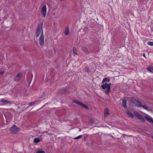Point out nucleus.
Masks as SVG:
<instances>
[{
  "mask_svg": "<svg viewBox=\"0 0 153 153\" xmlns=\"http://www.w3.org/2000/svg\"><path fill=\"white\" fill-rule=\"evenodd\" d=\"M143 56L145 58H146L145 54V53H143Z\"/></svg>",
  "mask_w": 153,
  "mask_h": 153,
  "instance_id": "29",
  "label": "nucleus"
},
{
  "mask_svg": "<svg viewBox=\"0 0 153 153\" xmlns=\"http://www.w3.org/2000/svg\"><path fill=\"white\" fill-rule=\"evenodd\" d=\"M45 96L44 95H42V97H40V100H43L45 99V98H43V97H44Z\"/></svg>",
  "mask_w": 153,
  "mask_h": 153,
  "instance_id": "27",
  "label": "nucleus"
},
{
  "mask_svg": "<svg viewBox=\"0 0 153 153\" xmlns=\"http://www.w3.org/2000/svg\"><path fill=\"white\" fill-rule=\"evenodd\" d=\"M145 117L147 120L153 123V120L152 118H150L146 116H145Z\"/></svg>",
  "mask_w": 153,
  "mask_h": 153,
  "instance_id": "17",
  "label": "nucleus"
},
{
  "mask_svg": "<svg viewBox=\"0 0 153 153\" xmlns=\"http://www.w3.org/2000/svg\"><path fill=\"white\" fill-rule=\"evenodd\" d=\"M103 26L100 24H96V28L97 29V32L102 31L103 29Z\"/></svg>",
  "mask_w": 153,
  "mask_h": 153,
  "instance_id": "8",
  "label": "nucleus"
},
{
  "mask_svg": "<svg viewBox=\"0 0 153 153\" xmlns=\"http://www.w3.org/2000/svg\"><path fill=\"white\" fill-rule=\"evenodd\" d=\"M89 68H86L85 69V70L87 72H88L89 71Z\"/></svg>",
  "mask_w": 153,
  "mask_h": 153,
  "instance_id": "28",
  "label": "nucleus"
},
{
  "mask_svg": "<svg viewBox=\"0 0 153 153\" xmlns=\"http://www.w3.org/2000/svg\"><path fill=\"white\" fill-rule=\"evenodd\" d=\"M131 101L132 103L134 104L136 107H140L141 106V102L136 100L135 98L132 97L131 99Z\"/></svg>",
  "mask_w": 153,
  "mask_h": 153,
  "instance_id": "3",
  "label": "nucleus"
},
{
  "mask_svg": "<svg viewBox=\"0 0 153 153\" xmlns=\"http://www.w3.org/2000/svg\"><path fill=\"white\" fill-rule=\"evenodd\" d=\"M123 105L124 107V108H126L127 109V106L126 105V99H123V100L122 101Z\"/></svg>",
  "mask_w": 153,
  "mask_h": 153,
  "instance_id": "13",
  "label": "nucleus"
},
{
  "mask_svg": "<svg viewBox=\"0 0 153 153\" xmlns=\"http://www.w3.org/2000/svg\"><path fill=\"white\" fill-rule=\"evenodd\" d=\"M152 138L153 139V136H152Z\"/></svg>",
  "mask_w": 153,
  "mask_h": 153,
  "instance_id": "33",
  "label": "nucleus"
},
{
  "mask_svg": "<svg viewBox=\"0 0 153 153\" xmlns=\"http://www.w3.org/2000/svg\"><path fill=\"white\" fill-rule=\"evenodd\" d=\"M36 153H45V151L43 150H38L36 152Z\"/></svg>",
  "mask_w": 153,
  "mask_h": 153,
  "instance_id": "24",
  "label": "nucleus"
},
{
  "mask_svg": "<svg viewBox=\"0 0 153 153\" xmlns=\"http://www.w3.org/2000/svg\"><path fill=\"white\" fill-rule=\"evenodd\" d=\"M82 135H79L77 137H75L74 138V139H79L82 137Z\"/></svg>",
  "mask_w": 153,
  "mask_h": 153,
  "instance_id": "26",
  "label": "nucleus"
},
{
  "mask_svg": "<svg viewBox=\"0 0 153 153\" xmlns=\"http://www.w3.org/2000/svg\"><path fill=\"white\" fill-rule=\"evenodd\" d=\"M135 116L137 118L139 119L142 122H145L144 118L141 115L138 113Z\"/></svg>",
  "mask_w": 153,
  "mask_h": 153,
  "instance_id": "7",
  "label": "nucleus"
},
{
  "mask_svg": "<svg viewBox=\"0 0 153 153\" xmlns=\"http://www.w3.org/2000/svg\"><path fill=\"white\" fill-rule=\"evenodd\" d=\"M1 74H4V71H2L1 72V73H0Z\"/></svg>",
  "mask_w": 153,
  "mask_h": 153,
  "instance_id": "30",
  "label": "nucleus"
},
{
  "mask_svg": "<svg viewBox=\"0 0 153 153\" xmlns=\"http://www.w3.org/2000/svg\"><path fill=\"white\" fill-rule=\"evenodd\" d=\"M73 102L76 103L77 105H78L80 106H81V105L82 104V103H81V102L78 101H76V100L73 101Z\"/></svg>",
  "mask_w": 153,
  "mask_h": 153,
  "instance_id": "18",
  "label": "nucleus"
},
{
  "mask_svg": "<svg viewBox=\"0 0 153 153\" xmlns=\"http://www.w3.org/2000/svg\"><path fill=\"white\" fill-rule=\"evenodd\" d=\"M146 69L148 71L153 73V66L150 65L147 67Z\"/></svg>",
  "mask_w": 153,
  "mask_h": 153,
  "instance_id": "11",
  "label": "nucleus"
},
{
  "mask_svg": "<svg viewBox=\"0 0 153 153\" xmlns=\"http://www.w3.org/2000/svg\"><path fill=\"white\" fill-rule=\"evenodd\" d=\"M109 110L108 108H106L104 112L105 117H106L109 115Z\"/></svg>",
  "mask_w": 153,
  "mask_h": 153,
  "instance_id": "10",
  "label": "nucleus"
},
{
  "mask_svg": "<svg viewBox=\"0 0 153 153\" xmlns=\"http://www.w3.org/2000/svg\"><path fill=\"white\" fill-rule=\"evenodd\" d=\"M40 142V140L38 138H35L34 139V142L35 143H38L39 142Z\"/></svg>",
  "mask_w": 153,
  "mask_h": 153,
  "instance_id": "19",
  "label": "nucleus"
},
{
  "mask_svg": "<svg viewBox=\"0 0 153 153\" xmlns=\"http://www.w3.org/2000/svg\"><path fill=\"white\" fill-rule=\"evenodd\" d=\"M108 85H109V87H111L110 86V85H111V83H110L109 84H108Z\"/></svg>",
  "mask_w": 153,
  "mask_h": 153,
  "instance_id": "32",
  "label": "nucleus"
},
{
  "mask_svg": "<svg viewBox=\"0 0 153 153\" xmlns=\"http://www.w3.org/2000/svg\"><path fill=\"white\" fill-rule=\"evenodd\" d=\"M41 12L43 17H45L46 15L47 12V8L45 5H44L42 8Z\"/></svg>",
  "mask_w": 153,
  "mask_h": 153,
  "instance_id": "5",
  "label": "nucleus"
},
{
  "mask_svg": "<svg viewBox=\"0 0 153 153\" xmlns=\"http://www.w3.org/2000/svg\"><path fill=\"white\" fill-rule=\"evenodd\" d=\"M73 51V53H74V54H77V53H76V49L75 48V47H74V48Z\"/></svg>",
  "mask_w": 153,
  "mask_h": 153,
  "instance_id": "25",
  "label": "nucleus"
},
{
  "mask_svg": "<svg viewBox=\"0 0 153 153\" xmlns=\"http://www.w3.org/2000/svg\"><path fill=\"white\" fill-rule=\"evenodd\" d=\"M110 81V79L108 78L105 77L103 78V80L102 81V84L104 83V82H109Z\"/></svg>",
  "mask_w": 153,
  "mask_h": 153,
  "instance_id": "14",
  "label": "nucleus"
},
{
  "mask_svg": "<svg viewBox=\"0 0 153 153\" xmlns=\"http://www.w3.org/2000/svg\"><path fill=\"white\" fill-rule=\"evenodd\" d=\"M140 107H142L144 109L146 110H148L149 109L148 108L146 107V106L144 105H142L141 104V106Z\"/></svg>",
  "mask_w": 153,
  "mask_h": 153,
  "instance_id": "23",
  "label": "nucleus"
},
{
  "mask_svg": "<svg viewBox=\"0 0 153 153\" xmlns=\"http://www.w3.org/2000/svg\"><path fill=\"white\" fill-rule=\"evenodd\" d=\"M69 33V29L68 27H67L65 30V34L66 35H68Z\"/></svg>",
  "mask_w": 153,
  "mask_h": 153,
  "instance_id": "16",
  "label": "nucleus"
},
{
  "mask_svg": "<svg viewBox=\"0 0 153 153\" xmlns=\"http://www.w3.org/2000/svg\"><path fill=\"white\" fill-rule=\"evenodd\" d=\"M44 35H40L39 41V44L41 46H42L44 45Z\"/></svg>",
  "mask_w": 153,
  "mask_h": 153,
  "instance_id": "6",
  "label": "nucleus"
},
{
  "mask_svg": "<svg viewBox=\"0 0 153 153\" xmlns=\"http://www.w3.org/2000/svg\"><path fill=\"white\" fill-rule=\"evenodd\" d=\"M127 114L129 115L130 117H134V115L131 112H129L128 110L126 112Z\"/></svg>",
  "mask_w": 153,
  "mask_h": 153,
  "instance_id": "15",
  "label": "nucleus"
},
{
  "mask_svg": "<svg viewBox=\"0 0 153 153\" xmlns=\"http://www.w3.org/2000/svg\"><path fill=\"white\" fill-rule=\"evenodd\" d=\"M42 27V23H41L38 25L36 30V38L38 37L40 34H41L40 35H44V32Z\"/></svg>",
  "mask_w": 153,
  "mask_h": 153,
  "instance_id": "1",
  "label": "nucleus"
},
{
  "mask_svg": "<svg viewBox=\"0 0 153 153\" xmlns=\"http://www.w3.org/2000/svg\"><path fill=\"white\" fill-rule=\"evenodd\" d=\"M81 131V129H79V131Z\"/></svg>",
  "mask_w": 153,
  "mask_h": 153,
  "instance_id": "34",
  "label": "nucleus"
},
{
  "mask_svg": "<svg viewBox=\"0 0 153 153\" xmlns=\"http://www.w3.org/2000/svg\"><path fill=\"white\" fill-rule=\"evenodd\" d=\"M20 129L16 127L15 126H13L10 128V132L13 134H15L19 131Z\"/></svg>",
  "mask_w": 153,
  "mask_h": 153,
  "instance_id": "4",
  "label": "nucleus"
},
{
  "mask_svg": "<svg viewBox=\"0 0 153 153\" xmlns=\"http://www.w3.org/2000/svg\"><path fill=\"white\" fill-rule=\"evenodd\" d=\"M1 102L5 104L10 103V102L4 99H1Z\"/></svg>",
  "mask_w": 153,
  "mask_h": 153,
  "instance_id": "12",
  "label": "nucleus"
},
{
  "mask_svg": "<svg viewBox=\"0 0 153 153\" xmlns=\"http://www.w3.org/2000/svg\"><path fill=\"white\" fill-rule=\"evenodd\" d=\"M101 87L103 89H105L107 88L105 90L104 92L108 95L111 92V87H109V85H108L107 83H105L102 85Z\"/></svg>",
  "mask_w": 153,
  "mask_h": 153,
  "instance_id": "2",
  "label": "nucleus"
},
{
  "mask_svg": "<svg viewBox=\"0 0 153 153\" xmlns=\"http://www.w3.org/2000/svg\"><path fill=\"white\" fill-rule=\"evenodd\" d=\"M81 106L82 107L85 109H88V107L87 105L83 103L82 104Z\"/></svg>",
  "mask_w": 153,
  "mask_h": 153,
  "instance_id": "20",
  "label": "nucleus"
},
{
  "mask_svg": "<svg viewBox=\"0 0 153 153\" xmlns=\"http://www.w3.org/2000/svg\"><path fill=\"white\" fill-rule=\"evenodd\" d=\"M147 44L148 45H153V42H147Z\"/></svg>",
  "mask_w": 153,
  "mask_h": 153,
  "instance_id": "22",
  "label": "nucleus"
},
{
  "mask_svg": "<svg viewBox=\"0 0 153 153\" xmlns=\"http://www.w3.org/2000/svg\"><path fill=\"white\" fill-rule=\"evenodd\" d=\"M150 81H152L153 80V79L152 78H151L150 79Z\"/></svg>",
  "mask_w": 153,
  "mask_h": 153,
  "instance_id": "31",
  "label": "nucleus"
},
{
  "mask_svg": "<svg viewBox=\"0 0 153 153\" xmlns=\"http://www.w3.org/2000/svg\"><path fill=\"white\" fill-rule=\"evenodd\" d=\"M21 76L22 74L21 73H18L17 75L15 76L14 80L16 81H19L20 79Z\"/></svg>",
  "mask_w": 153,
  "mask_h": 153,
  "instance_id": "9",
  "label": "nucleus"
},
{
  "mask_svg": "<svg viewBox=\"0 0 153 153\" xmlns=\"http://www.w3.org/2000/svg\"><path fill=\"white\" fill-rule=\"evenodd\" d=\"M37 102H38L37 101H34L33 102L29 103V106H31L34 105H35L36 104V103Z\"/></svg>",
  "mask_w": 153,
  "mask_h": 153,
  "instance_id": "21",
  "label": "nucleus"
}]
</instances>
